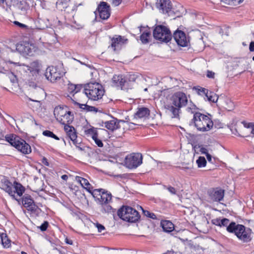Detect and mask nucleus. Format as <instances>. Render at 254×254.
I'll list each match as a JSON object with an SVG mask.
<instances>
[{
	"label": "nucleus",
	"instance_id": "obj_38",
	"mask_svg": "<svg viewBox=\"0 0 254 254\" xmlns=\"http://www.w3.org/2000/svg\"><path fill=\"white\" fill-rule=\"evenodd\" d=\"M28 5L27 4V3L25 2H20L18 4V8L21 10V12L22 14H25L26 12V10L28 8Z\"/></svg>",
	"mask_w": 254,
	"mask_h": 254
},
{
	"label": "nucleus",
	"instance_id": "obj_20",
	"mask_svg": "<svg viewBox=\"0 0 254 254\" xmlns=\"http://www.w3.org/2000/svg\"><path fill=\"white\" fill-rule=\"evenodd\" d=\"M127 41V39H125L120 35H115L111 39V46L114 49V51H116L117 49L120 48L122 45L126 43Z\"/></svg>",
	"mask_w": 254,
	"mask_h": 254
},
{
	"label": "nucleus",
	"instance_id": "obj_8",
	"mask_svg": "<svg viewBox=\"0 0 254 254\" xmlns=\"http://www.w3.org/2000/svg\"><path fill=\"white\" fill-rule=\"evenodd\" d=\"M143 157L140 153H132L127 155L125 159V166L129 169H136L142 163Z\"/></svg>",
	"mask_w": 254,
	"mask_h": 254
},
{
	"label": "nucleus",
	"instance_id": "obj_23",
	"mask_svg": "<svg viewBox=\"0 0 254 254\" xmlns=\"http://www.w3.org/2000/svg\"><path fill=\"white\" fill-rule=\"evenodd\" d=\"M125 77L122 74L115 75L112 79V86L121 89L123 83L125 82Z\"/></svg>",
	"mask_w": 254,
	"mask_h": 254
},
{
	"label": "nucleus",
	"instance_id": "obj_42",
	"mask_svg": "<svg viewBox=\"0 0 254 254\" xmlns=\"http://www.w3.org/2000/svg\"><path fill=\"white\" fill-rule=\"evenodd\" d=\"M76 89V85L72 83L68 84L67 90L70 94H75V89Z\"/></svg>",
	"mask_w": 254,
	"mask_h": 254
},
{
	"label": "nucleus",
	"instance_id": "obj_25",
	"mask_svg": "<svg viewBox=\"0 0 254 254\" xmlns=\"http://www.w3.org/2000/svg\"><path fill=\"white\" fill-rule=\"evenodd\" d=\"M27 70L32 73L33 75L38 74L40 70V64L38 61H34L29 65H26Z\"/></svg>",
	"mask_w": 254,
	"mask_h": 254
},
{
	"label": "nucleus",
	"instance_id": "obj_37",
	"mask_svg": "<svg viewBox=\"0 0 254 254\" xmlns=\"http://www.w3.org/2000/svg\"><path fill=\"white\" fill-rule=\"evenodd\" d=\"M206 97L209 101H211L214 103L216 102L218 98L216 94L211 92H210V94H208V92L206 95Z\"/></svg>",
	"mask_w": 254,
	"mask_h": 254
},
{
	"label": "nucleus",
	"instance_id": "obj_31",
	"mask_svg": "<svg viewBox=\"0 0 254 254\" xmlns=\"http://www.w3.org/2000/svg\"><path fill=\"white\" fill-rule=\"evenodd\" d=\"M1 244L4 248H9L10 245V240L8 239L6 234L2 233L0 234Z\"/></svg>",
	"mask_w": 254,
	"mask_h": 254
},
{
	"label": "nucleus",
	"instance_id": "obj_52",
	"mask_svg": "<svg viewBox=\"0 0 254 254\" xmlns=\"http://www.w3.org/2000/svg\"><path fill=\"white\" fill-rule=\"evenodd\" d=\"M220 218H216L212 220V223L215 225L220 227Z\"/></svg>",
	"mask_w": 254,
	"mask_h": 254
},
{
	"label": "nucleus",
	"instance_id": "obj_57",
	"mask_svg": "<svg viewBox=\"0 0 254 254\" xmlns=\"http://www.w3.org/2000/svg\"><path fill=\"white\" fill-rule=\"evenodd\" d=\"M124 123H122V124L126 123L127 125L130 124V125H137V124L135 123H131V122H128L129 121V118L128 116L126 117L125 118V120H124Z\"/></svg>",
	"mask_w": 254,
	"mask_h": 254
},
{
	"label": "nucleus",
	"instance_id": "obj_11",
	"mask_svg": "<svg viewBox=\"0 0 254 254\" xmlns=\"http://www.w3.org/2000/svg\"><path fill=\"white\" fill-rule=\"evenodd\" d=\"M207 194L210 202H220L224 199L225 190L219 187L211 188L208 190Z\"/></svg>",
	"mask_w": 254,
	"mask_h": 254
},
{
	"label": "nucleus",
	"instance_id": "obj_62",
	"mask_svg": "<svg viewBox=\"0 0 254 254\" xmlns=\"http://www.w3.org/2000/svg\"><path fill=\"white\" fill-rule=\"evenodd\" d=\"M200 151L202 154H204L205 155H206L208 153L207 149L206 148L203 147H202L201 148H200Z\"/></svg>",
	"mask_w": 254,
	"mask_h": 254
},
{
	"label": "nucleus",
	"instance_id": "obj_63",
	"mask_svg": "<svg viewBox=\"0 0 254 254\" xmlns=\"http://www.w3.org/2000/svg\"><path fill=\"white\" fill-rule=\"evenodd\" d=\"M76 147L80 151H85V147L83 145H78Z\"/></svg>",
	"mask_w": 254,
	"mask_h": 254
},
{
	"label": "nucleus",
	"instance_id": "obj_43",
	"mask_svg": "<svg viewBox=\"0 0 254 254\" xmlns=\"http://www.w3.org/2000/svg\"><path fill=\"white\" fill-rule=\"evenodd\" d=\"M92 139L98 147H102L103 146V143L101 139L98 138V135L94 136Z\"/></svg>",
	"mask_w": 254,
	"mask_h": 254
},
{
	"label": "nucleus",
	"instance_id": "obj_47",
	"mask_svg": "<svg viewBox=\"0 0 254 254\" xmlns=\"http://www.w3.org/2000/svg\"><path fill=\"white\" fill-rule=\"evenodd\" d=\"M164 188L166 189L171 194H176V190L175 188L169 186H164Z\"/></svg>",
	"mask_w": 254,
	"mask_h": 254
},
{
	"label": "nucleus",
	"instance_id": "obj_46",
	"mask_svg": "<svg viewBox=\"0 0 254 254\" xmlns=\"http://www.w3.org/2000/svg\"><path fill=\"white\" fill-rule=\"evenodd\" d=\"M179 112H170L169 117L171 119L176 118L178 120L180 119Z\"/></svg>",
	"mask_w": 254,
	"mask_h": 254
},
{
	"label": "nucleus",
	"instance_id": "obj_40",
	"mask_svg": "<svg viewBox=\"0 0 254 254\" xmlns=\"http://www.w3.org/2000/svg\"><path fill=\"white\" fill-rule=\"evenodd\" d=\"M76 6L73 3L70 2L68 4V6L65 8V9L64 10L67 13H70L72 12L75 9Z\"/></svg>",
	"mask_w": 254,
	"mask_h": 254
},
{
	"label": "nucleus",
	"instance_id": "obj_4",
	"mask_svg": "<svg viewBox=\"0 0 254 254\" xmlns=\"http://www.w3.org/2000/svg\"><path fill=\"white\" fill-rule=\"evenodd\" d=\"M117 215L123 220L130 223L138 221L140 217L136 210L127 205H123L119 209Z\"/></svg>",
	"mask_w": 254,
	"mask_h": 254
},
{
	"label": "nucleus",
	"instance_id": "obj_10",
	"mask_svg": "<svg viewBox=\"0 0 254 254\" xmlns=\"http://www.w3.org/2000/svg\"><path fill=\"white\" fill-rule=\"evenodd\" d=\"M64 75V72L62 70L61 68L57 66H48L45 73L46 78L53 83L59 80Z\"/></svg>",
	"mask_w": 254,
	"mask_h": 254
},
{
	"label": "nucleus",
	"instance_id": "obj_5",
	"mask_svg": "<svg viewBox=\"0 0 254 254\" xmlns=\"http://www.w3.org/2000/svg\"><path fill=\"white\" fill-rule=\"evenodd\" d=\"M85 96L92 100L102 98L104 94L103 86L97 82L89 83L85 85Z\"/></svg>",
	"mask_w": 254,
	"mask_h": 254
},
{
	"label": "nucleus",
	"instance_id": "obj_34",
	"mask_svg": "<svg viewBox=\"0 0 254 254\" xmlns=\"http://www.w3.org/2000/svg\"><path fill=\"white\" fill-rule=\"evenodd\" d=\"M196 162L198 168L205 167L207 163L206 160L203 156H199L196 160Z\"/></svg>",
	"mask_w": 254,
	"mask_h": 254
},
{
	"label": "nucleus",
	"instance_id": "obj_13",
	"mask_svg": "<svg viewBox=\"0 0 254 254\" xmlns=\"http://www.w3.org/2000/svg\"><path fill=\"white\" fill-rule=\"evenodd\" d=\"M56 120L61 124L64 125H69L73 121L74 115L73 112H65L64 114L59 115L60 112H53Z\"/></svg>",
	"mask_w": 254,
	"mask_h": 254
},
{
	"label": "nucleus",
	"instance_id": "obj_53",
	"mask_svg": "<svg viewBox=\"0 0 254 254\" xmlns=\"http://www.w3.org/2000/svg\"><path fill=\"white\" fill-rule=\"evenodd\" d=\"M198 93L201 94V93L205 94V95L208 92V90L204 88H200L198 89Z\"/></svg>",
	"mask_w": 254,
	"mask_h": 254
},
{
	"label": "nucleus",
	"instance_id": "obj_9",
	"mask_svg": "<svg viewBox=\"0 0 254 254\" xmlns=\"http://www.w3.org/2000/svg\"><path fill=\"white\" fill-rule=\"evenodd\" d=\"M19 199H21V203L28 211H31L37 216L41 212V209L35 204L34 201L30 195L25 194Z\"/></svg>",
	"mask_w": 254,
	"mask_h": 254
},
{
	"label": "nucleus",
	"instance_id": "obj_29",
	"mask_svg": "<svg viewBox=\"0 0 254 254\" xmlns=\"http://www.w3.org/2000/svg\"><path fill=\"white\" fill-rule=\"evenodd\" d=\"M150 112H136L134 115L132 120L137 121L138 119H149Z\"/></svg>",
	"mask_w": 254,
	"mask_h": 254
},
{
	"label": "nucleus",
	"instance_id": "obj_24",
	"mask_svg": "<svg viewBox=\"0 0 254 254\" xmlns=\"http://www.w3.org/2000/svg\"><path fill=\"white\" fill-rule=\"evenodd\" d=\"M135 80L134 76H130L129 78L127 80L126 77L125 78V82L121 86V89L128 91L129 89H132L133 87L134 82Z\"/></svg>",
	"mask_w": 254,
	"mask_h": 254
},
{
	"label": "nucleus",
	"instance_id": "obj_41",
	"mask_svg": "<svg viewBox=\"0 0 254 254\" xmlns=\"http://www.w3.org/2000/svg\"><path fill=\"white\" fill-rule=\"evenodd\" d=\"M230 222H230V220L229 219L223 218L220 220V227H226L227 228Z\"/></svg>",
	"mask_w": 254,
	"mask_h": 254
},
{
	"label": "nucleus",
	"instance_id": "obj_30",
	"mask_svg": "<svg viewBox=\"0 0 254 254\" xmlns=\"http://www.w3.org/2000/svg\"><path fill=\"white\" fill-rule=\"evenodd\" d=\"M151 35V32L149 30H146L144 31L140 36V40L143 44H146L149 42L148 38Z\"/></svg>",
	"mask_w": 254,
	"mask_h": 254
},
{
	"label": "nucleus",
	"instance_id": "obj_48",
	"mask_svg": "<svg viewBox=\"0 0 254 254\" xmlns=\"http://www.w3.org/2000/svg\"><path fill=\"white\" fill-rule=\"evenodd\" d=\"M115 6H118L122 1V0H107Z\"/></svg>",
	"mask_w": 254,
	"mask_h": 254
},
{
	"label": "nucleus",
	"instance_id": "obj_7",
	"mask_svg": "<svg viewBox=\"0 0 254 254\" xmlns=\"http://www.w3.org/2000/svg\"><path fill=\"white\" fill-rule=\"evenodd\" d=\"M82 86L81 85H76V89H75V94H73L72 97L69 95L67 96V97L70 98L75 105H77L79 106V108L85 110L86 111H101L95 107L89 106L85 104H80L77 101H80L78 99V97L81 96H85L84 89L82 92H80Z\"/></svg>",
	"mask_w": 254,
	"mask_h": 254
},
{
	"label": "nucleus",
	"instance_id": "obj_39",
	"mask_svg": "<svg viewBox=\"0 0 254 254\" xmlns=\"http://www.w3.org/2000/svg\"><path fill=\"white\" fill-rule=\"evenodd\" d=\"M197 116L199 117V118H197L198 120L201 121L203 123H206L207 121L209 122L210 120L208 116L202 114L200 112H198Z\"/></svg>",
	"mask_w": 254,
	"mask_h": 254
},
{
	"label": "nucleus",
	"instance_id": "obj_51",
	"mask_svg": "<svg viewBox=\"0 0 254 254\" xmlns=\"http://www.w3.org/2000/svg\"><path fill=\"white\" fill-rule=\"evenodd\" d=\"M196 109H198V108L196 107V106L193 104V103H190L189 105V106L187 108V110L189 111L190 110H191V111H192L193 110H195Z\"/></svg>",
	"mask_w": 254,
	"mask_h": 254
},
{
	"label": "nucleus",
	"instance_id": "obj_17",
	"mask_svg": "<svg viewBox=\"0 0 254 254\" xmlns=\"http://www.w3.org/2000/svg\"><path fill=\"white\" fill-rule=\"evenodd\" d=\"M16 49L24 56H31L35 51L34 45L26 42L17 45Z\"/></svg>",
	"mask_w": 254,
	"mask_h": 254
},
{
	"label": "nucleus",
	"instance_id": "obj_45",
	"mask_svg": "<svg viewBox=\"0 0 254 254\" xmlns=\"http://www.w3.org/2000/svg\"><path fill=\"white\" fill-rule=\"evenodd\" d=\"M61 110H65V111H67L68 110V108L67 106L65 105H59L55 107L54 111H59Z\"/></svg>",
	"mask_w": 254,
	"mask_h": 254
},
{
	"label": "nucleus",
	"instance_id": "obj_6",
	"mask_svg": "<svg viewBox=\"0 0 254 254\" xmlns=\"http://www.w3.org/2000/svg\"><path fill=\"white\" fill-rule=\"evenodd\" d=\"M154 39L164 43L169 42L172 38L170 30L166 26L158 25H157L153 32Z\"/></svg>",
	"mask_w": 254,
	"mask_h": 254
},
{
	"label": "nucleus",
	"instance_id": "obj_21",
	"mask_svg": "<svg viewBox=\"0 0 254 254\" xmlns=\"http://www.w3.org/2000/svg\"><path fill=\"white\" fill-rule=\"evenodd\" d=\"M121 123H124V120H118L106 121L105 122V127L108 129L114 130L121 127Z\"/></svg>",
	"mask_w": 254,
	"mask_h": 254
},
{
	"label": "nucleus",
	"instance_id": "obj_28",
	"mask_svg": "<svg viewBox=\"0 0 254 254\" xmlns=\"http://www.w3.org/2000/svg\"><path fill=\"white\" fill-rule=\"evenodd\" d=\"M70 0H57L56 2V6L58 9L60 10L64 11L65 8L68 6V4L70 3Z\"/></svg>",
	"mask_w": 254,
	"mask_h": 254
},
{
	"label": "nucleus",
	"instance_id": "obj_49",
	"mask_svg": "<svg viewBox=\"0 0 254 254\" xmlns=\"http://www.w3.org/2000/svg\"><path fill=\"white\" fill-rule=\"evenodd\" d=\"M95 225L99 232H101L103 230L105 229V227L101 224L96 223Z\"/></svg>",
	"mask_w": 254,
	"mask_h": 254
},
{
	"label": "nucleus",
	"instance_id": "obj_64",
	"mask_svg": "<svg viewBox=\"0 0 254 254\" xmlns=\"http://www.w3.org/2000/svg\"><path fill=\"white\" fill-rule=\"evenodd\" d=\"M249 50L251 52L254 51V42L252 41L249 46Z\"/></svg>",
	"mask_w": 254,
	"mask_h": 254
},
{
	"label": "nucleus",
	"instance_id": "obj_2",
	"mask_svg": "<svg viewBox=\"0 0 254 254\" xmlns=\"http://www.w3.org/2000/svg\"><path fill=\"white\" fill-rule=\"evenodd\" d=\"M226 230L230 233L234 234L243 243H248L252 240V230L242 224L231 221Z\"/></svg>",
	"mask_w": 254,
	"mask_h": 254
},
{
	"label": "nucleus",
	"instance_id": "obj_18",
	"mask_svg": "<svg viewBox=\"0 0 254 254\" xmlns=\"http://www.w3.org/2000/svg\"><path fill=\"white\" fill-rule=\"evenodd\" d=\"M25 191V188L24 186L22 185L19 182L16 181H14L13 185V191L14 192V194H12L11 195H14V197H12V199L16 200L18 204H21V199L18 198L17 196L19 197L23 196V194Z\"/></svg>",
	"mask_w": 254,
	"mask_h": 254
},
{
	"label": "nucleus",
	"instance_id": "obj_27",
	"mask_svg": "<svg viewBox=\"0 0 254 254\" xmlns=\"http://www.w3.org/2000/svg\"><path fill=\"white\" fill-rule=\"evenodd\" d=\"M64 129L67 135L71 139L77 138V134L75 128L69 125H65L64 127Z\"/></svg>",
	"mask_w": 254,
	"mask_h": 254
},
{
	"label": "nucleus",
	"instance_id": "obj_54",
	"mask_svg": "<svg viewBox=\"0 0 254 254\" xmlns=\"http://www.w3.org/2000/svg\"><path fill=\"white\" fill-rule=\"evenodd\" d=\"M13 23L19 26V27L21 28H27V26L24 24H22V23H21L20 22H19L18 21H14L13 22Z\"/></svg>",
	"mask_w": 254,
	"mask_h": 254
},
{
	"label": "nucleus",
	"instance_id": "obj_60",
	"mask_svg": "<svg viewBox=\"0 0 254 254\" xmlns=\"http://www.w3.org/2000/svg\"><path fill=\"white\" fill-rule=\"evenodd\" d=\"M243 0H232L231 5H237L242 2Z\"/></svg>",
	"mask_w": 254,
	"mask_h": 254
},
{
	"label": "nucleus",
	"instance_id": "obj_32",
	"mask_svg": "<svg viewBox=\"0 0 254 254\" xmlns=\"http://www.w3.org/2000/svg\"><path fill=\"white\" fill-rule=\"evenodd\" d=\"M84 133L87 136H91L92 138L94 137V136L98 135V134L97 129L94 127H92L87 129H85L84 131Z\"/></svg>",
	"mask_w": 254,
	"mask_h": 254
},
{
	"label": "nucleus",
	"instance_id": "obj_59",
	"mask_svg": "<svg viewBox=\"0 0 254 254\" xmlns=\"http://www.w3.org/2000/svg\"><path fill=\"white\" fill-rule=\"evenodd\" d=\"M204 125H206V127H207V128H206V131H207V130H209V129H210V128L212 127L213 124H212V121H209V122L208 121V122H207L206 123H204Z\"/></svg>",
	"mask_w": 254,
	"mask_h": 254
},
{
	"label": "nucleus",
	"instance_id": "obj_12",
	"mask_svg": "<svg viewBox=\"0 0 254 254\" xmlns=\"http://www.w3.org/2000/svg\"><path fill=\"white\" fill-rule=\"evenodd\" d=\"M173 104L175 109H179L186 105L188 103V99L186 95L182 92H177L172 97Z\"/></svg>",
	"mask_w": 254,
	"mask_h": 254
},
{
	"label": "nucleus",
	"instance_id": "obj_3",
	"mask_svg": "<svg viewBox=\"0 0 254 254\" xmlns=\"http://www.w3.org/2000/svg\"><path fill=\"white\" fill-rule=\"evenodd\" d=\"M5 137L6 141L22 154L26 155L31 152L32 149L30 145L19 136L13 134H10L6 135Z\"/></svg>",
	"mask_w": 254,
	"mask_h": 254
},
{
	"label": "nucleus",
	"instance_id": "obj_36",
	"mask_svg": "<svg viewBox=\"0 0 254 254\" xmlns=\"http://www.w3.org/2000/svg\"><path fill=\"white\" fill-rule=\"evenodd\" d=\"M140 207L142 210V212L144 216H146L148 218H151L154 220L157 219L156 216L154 213L151 212L147 210H144L142 208V207Z\"/></svg>",
	"mask_w": 254,
	"mask_h": 254
},
{
	"label": "nucleus",
	"instance_id": "obj_35",
	"mask_svg": "<svg viewBox=\"0 0 254 254\" xmlns=\"http://www.w3.org/2000/svg\"><path fill=\"white\" fill-rule=\"evenodd\" d=\"M42 134L43 135L45 136L50 137L54 138L55 139L57 140H60L59 137L56 134H55L53 131H51L50 130H45L43 131Z\"/></svg>",
	"mask_w": 254,
	"mask_h": 254
},
{
	"label": "nucleus",
	"instance_id": "obj_44",
	"mask_svg": "<svg viewBox=\"0 0 254 254\" xmlns=\"http://www.w3.org/2000/svg\"><path fill=\"white\" fill-rule=\"evenodd\" d=\"M49 226V222L47 221H45L38 228L42 232L47 230Z\"/></svg>",
	"mask_w": 254,
	"mask_h": 254
},
{
	"label": "nucleus",
	"instance_id": "obj_14",
	"mask_svg": "<svg viewBox=\"0 0 254 254\" xmlns=\"http://www.w3.org/2000/svg\"><path fill=\"white\" fill-rule=\"evenodd\" d=\"M96 10L98 11L100 17L103 20L107 19L110 16V6L106 2H100Z\"/></svg>",
	"mask_w": 254,
	"mask_h": 254
},
{
	"label": "nucleus",
	"instance_id": "obj_33",
	"mask_svg": "<svg viewBox=\"0 0 254 254\" xmlns=\"http://www.w3.org/2000/svg\"><path fill=\"white\" fill-rule=\"evenodd\" d=\"M75 180L80 183L81 186L84 188V187H85V186H90V184L88 182V181L82 177H79V176H76L75 177Z\"/></svg>",
	"mask_w": 254,
	"mask_h": 254
},
{
	"label": "nucleus",
	"instance_id": "obj_61",
	"mask_svg": "<svg viewBox=\"0 0 254 254\" xmlns=\"http://www.w3.org/2000/svg\"><path fill=\"white\" fill-rule=\"evenodd\" d=\"M42 163L43 164H44L45 165H46V166H49V163L47 159L45 157H43V158L42 159Z\"/></svg>",
	"mask_w": 254,
	"mask_h": 254
},
{
	"label": "nucleus",
	"instance_id": "obj_55",
	"mask_svg": "<svg viewBox=\"0 0 254 254\" xmlns=\"http://www.w3.org/2000/svg\"><path fill=\"white\" fill-rule=\"evenodd\" d=\"M84 189H85L90 193H91V195H92L93 192L94 191V190H92L93 187L91 186V185H90V186H86L85 187H84Z\"/></svg>",
	"mask_w": 254,
	"mask_h": 254
},
{
	"label": "nucleus",
	"instance_id": "obj_58",
	"mask_svg": "<svg viewBox=\"0 0 254 254\" xmlns=\"http://www.w3.org/2000/svg\"><path fill=\"white\" fill-rule=\"evenodd\" d=\"M137 111H150V110L148 108L142 107V106H139L137 107Z\"/></svg>",
	"mask_w": 254,
	"mask_h": 254
},
{
	"label": "nucleus",
	"instance_id": "obj_15",
	"mask_svg": "<svg viewBox=\"0 0 254 254\" xmlns=\"http://www.w3.org/2000/svg\"><path fill=\"white\" fill-rule=\"evenodd\" d=\"M0 188L1 190L7 192L11 197H14V194L13 191V185L12 183L8 180V178L4 176H0Z\"/></svg>",
	"mask_w": 254,
	"mask_h": 254
},
{
	"label": "nucleus",
	"instance_id": "obj_16",
	"mask_svg": "<svg viewBox=\"0 0 254 254\" xmlns=\"http://www.w3.org/2000/svg\"><path fill=\"white\" fill-rule=\"evenodd\" d=\"M173 38L181 47H187L189 43V39L186 37V34L181 30L176 31L173 34Z\"/></svg>",
	"mask_w": 254,
	"mask_h": 254
},
{
	"label": "nucleus",
	"instance_id": "obj_19",
	"mask_svg": "<svg viewBox=\"0 0 254 254\" xmlns=\"http://www.w3.org/2000/svg\"><path fill=\"white\" fill-rule=\"evenodd\" d=\"M156 7L163 13H168L171 11L172 5L170 0H157Z\"/></svg>",
	"mask_w": 254,
	"mask_h": 254
},
{
	"label": "nucleus",
	"instance_id": "obj_1",
	"mask_svg": "<svg viewBox=\"0 0 254 254\" xmlns=\"http://www.w3.org/2000/svg\"><path fill=\"white\" fill-rule=\"evenodd\" d=\"M92 196L102 213H112L114 216L116 209L110 204L112 202V195L110 192L103 189H94Z\"/></svg>",
	"mask_w": 254,
	"mask_h": 254
},
{
	"label": "nucleus",
	"instance_id": "obj_26",
	"mask_svg": "<svg viewBox=\"0 0 254 254\" xmlns=\"http://www.w3.org/2000/svg\"><path fill=\"white\" fill-rule=\"evenodd\" d=\"M161 226L163 231L167 233L172 232L174 229V224L169 220H162Z\"/></svg>",
	"mask_w": 254,
	"mask_h": 254
},
{
	"label": "nucleus",
	"instance_id": "obj_22",
	"mask_svg": "<svg viewBox=\"0 0 254 254\" xmlns=\"http://www.w3.org/2000/svg\"><path fill=\"white\" fill-rule=\"evenodd\" d=\"M197 113L198 112H195V114L193 115V119L190 122L189 125H194L197 128L198 130L205 131L206 130V127H205L204 125H203L202 127H199L200 123L202 124V122L201 121L198 120L197 118H199V117L197 116Z\"/></svg>",
	"mask_w": 254,
	"mask_h": 254
},
{
	"label": "nucleus",
	"instance_id": "obj_50",
	"mask_svg": "<svg viewBox=\"0 0 254 254\" xmlns=\"http://www.w3.org/2000/svg\"><path fill=\"white\" fill-rule=\"evenodd\" d=\"M244 126L246 127L250 128L251 127L252 128L251 130V133L254 134V124L253 123H249L248 126H247V124H244Z\"/></svg>",
	"mask_w": 254,
	"mask_h": 254
},
{
	"label": "nucleus",
	"instance_id": "obj_56",
	"mask_svg": "<svg viewBox=\"0 0 254 254\" xmlns=\"http://www.w3.org/2000/svg\"><path fill=\"white\" fill-rule=\"evenodd\" d=\"M215 73L212 71L207 70L206 76L207 77L210 78H214Z\"/></svg>",
	"mask_w": 254,
	"mask_h": 254
}]
</instances>
